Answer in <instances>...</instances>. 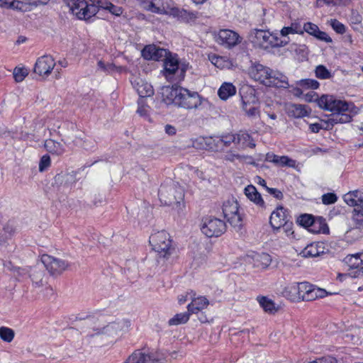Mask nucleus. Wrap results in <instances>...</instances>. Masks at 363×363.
Instances as JSON below:
<instances>
[{"mask_svg":"<svg viewBox=\"0 0 363 363\" xmlns=\"http://www.w3.org/2000/svg\"><path fill=\"white\" fill-rule=\"evenodd\" d=\"M314 96L315 92L311 91L306 94V100L309 102L317 101L320 108L332 112L328 119L331 126L337 123H349L357 113L352 103L337 99L333 95H323L319 99H313Z\"/></svg>","mask_w":363,"mask_h":363,"instance_id":"1","label":"nucleus"},{"mask_svg":"<svg viewBox=\"0 0 363 363\" xmlns=\"http://www.w3.org/2000/svg\"><path fill=\"white\" fill-rule=\"evenodd\" d=\"M179 94L176 106L187 110L211 107L208 99L200 96L196 91L182 87Z\"/></svg>","mask_w":363,"mask_h":363,"instance_id":"2","label":"nucleus"},{"mask_svg":"<svg viewBox=\"0 0 363 363\" xmlns=\"http://www.w3.org/2000/svg\"><path fill=\"white\" fill-rule=\"evenodd\" d=\"M184 190L173 182L161 185L159 189L160 200L164 205H179L183 201Z\"/></svg>","mask_w":363,"mask_h":363,"instance_id":"3","label":"nucleus"},{"mask_svg":"<svg viewBox=\"0 0 363 363\" xmlns=\"http://www.w3.org/2000/svg\"><path fill=\"white\" fill-rule=\"evenodd\" d=\"M67 4L72 14L80 20L87 21L98 12V6L86 0H67Z\"/></svg>","mask_w":363,"mask_h":363,"instance_id":"4","label":"nucleus"},{"mask_svg":"<svg viewBox=\"0 0 363 363\" xmlns=\"http://www.w3.org/2000/svg\"><path fill=\"white\" fill-rule=\"evenodd\" d=\"M150 243L152 249L164 257H168L172 251V240L167 232L165 230L158 231L152 234L150 237Z\"/></svg>","mask_w":363,"mask_h":363,"instance_id":"5","label":"nucleus"},{"mask_svg":"<svg viewBox=\"0 0 363 363\" xmlns=\"http://www.w3.org/2000/svg\"><path fill=\"white\" fill-rule=\"evenodd\" d=\"M201 232L208 238L218 237L226 230V225L220 219L206 217L202 220Z\"/></svg>","mask_w":363,"mask_h":363,"instance_id":"6","label":"nucleus"},{"mask_svg":"<svg viewBox=\"0 0 363 363\" xmlns=\"http://www.w3.org/2000/svg\"><path fill=\"white\" fill-rule=\"evenodd\" d=\"M222 210L224 218L232 226L240 228L242 225V217L236 200L231 199L224 201Z\"/></svg>","mask_w":363,"mask_h":363,"instance_id":"7","label":"nucleus"},{"mask_svg":"<svg viewBox=\"0 0 363 363\" xmlns=\"http://www.w3.org/2000/svg\"><path fill=\"white\" fill-rule=\"evenodd\" d=\"M121 329L119 323H111L101 328L96 329L91 336L96 337L104 344H110L115 342Z\"/></svg>","mask_w":363,"mask_h":363,"instance_id":"8","label":"nucleus"},{"mask_svg":"<svg viewBox=\"0 0 363 363\" xmlns=\"http://www.w3.org/2000/svg\"><path fill=\"white\" fill-rule=\"evenodd\" d=\"M124 363H166L162 354L158 352H147L141 350L134 351Z\"/></svg>","mask_w":363,"mask_h":363,"instance_id":"9","label":"nucleus"},{"mask_svg":"<svg viewBox=\"0 0 363 363\" xmlns=\"http://www.w3.org/2000/svg\"><path fill=\"white\" fill-rule=\"evenodd\" d=\"M164 60L165 77L169 80L182 81L184 78L186 69L179 67L177 60L167 56Z\"/></svg>","mask_w":363,"mask_h":363,"instance_id":"10","label":"nucleus"},{"mask_svg":"<svg viewBox=\"0 0 363 363\" xmlns=\"http://www.w3.org/2000/svg\"><path fill=\"white\" fill-rule=\"evenodd\" d=\"M140 6L145 11L153 13L166 15L172 0H137Z\"/></svg>","mask_w":363,"mask_h":363,"instance_id":"11","label":"nucleus"},{"mask_svg":"<svg viewBox=\"0 0 363 363\" xmlns=\"http://www.w3.org/2000/svg\"><path fill=\"white\" fill-rule=\"evenodd\" d=\"M313 286L308 282L294 283L286 288L284 293L293 301H305Z\"/></svg>","mask_w":363,"mask_h":363,"instance_id":"12","label":"nucleus"},{"mask_svg":"<svg viewBox=\"0 0 363 363\" xmlns=\"http://www.w3.org/2000/svg\"><path fill=\"white\" fill-rule=\"evenodd\" d=\"M41 262L52 275L60 274L68 267V264L65 261L48 255H42Z\"/></svg>","mask_w":363,"mask_h":363,"instance_id":"13","label":"nucleus"},{"mask_svg":"<svg viewBox=\"0 0 363 363\" xmlns=\"http://www.w3.org/2000/svg\"><path fill=\"white\" fill-rule=\"evenodd\" d=\"M345 202L354 207L355 215L363 216V192L358 190L351 191L343 196Z\"/></svg>","mask_w":363,"mask_h":363,"instance_id":"14","label":"nucleus"},{"mask_svg":"<svg viewBox=\"0 0 363 363\" xmlns=\"http://www.w3.org/2000/svg\"><path fill=\"white\" fill-rule=\"evenodd\" d=\"M55 66V60L50 55L39 57L34 67V72L42 77L48 76Z\"/></svg>","mask_w":363,"mask_h":363,"instance_id":"15","label":"nucleus"},{"mask_svg":"<svg viewBox=\"0 0 363 363\" xmlns=\"http://www.w3.org/2000/svg\"><path fill=\"white\" fill-rule=\"evenodd\" d=\"M72 128L73 129V131L74 132V134L65 136V139L63 140L65 141V144L70 145L71 143H73L74 145L82 146L83 148L86 150L94 147V141L83 138V134L82 133H80L73 126Z\"/></svg>","mask_w":363,"mask_h":363,"instance_id":"16","label":"nucleus"},{"mask_svg":"<svg viewBox=\"0 0 363 363\" xmlns=\"http://www.w3.org/2000/svg\"><path fill=\"white\" fill-rule=\"evenodd\" d=\"M217 42L227 48H232L240 41V35L233 30L223 29L219 30L217 35Z\"/></svg>","mask_w":363,"mask_h":363,"instance_id":"17","label":"nucleus"},{"mask_svg":"<svg viewBox=\"0 0 363 363\" xmlns=\"http://www.w3.org/2000/svg\"><path fill=\"white\" fill-rule=\"evenodd\" d=\"M272 74V69L260 64L255 65L250 70L252 78L266 86L269 84V77Z\"/></svg>","mask_w":363,"mask_h":363,"instance_id":"18","label":"nucleus"},{"mask_svg":"<svg viewBox=\"0 0 363 363\" xmlns=\"http://www.w3.org/2000/svg\"><path fill=\"white\" fill-rule=\"evenodd\" d=\"M286 210L283 207H279L274 211L269 218V223L273 228V233L278 234L281 233V226L287 222Z\"/></svg>","mask_w":363,"mask_h":363,"instance_id":"19","label":"nucleus"},{"mask_svg":"<svg viewBox=\"0 0 363 363\" xmlns=\"http://www.w3.org/2000/svg\"><path fill=\"white\" fill-rule=\"evenodd\" d=\"M167 53L165 49L160 48L154 45H150L144 48L142 51V56L146 60L160 61L164 60Z\"/></svg>","mask_w":363,"mask_h":363,"instance_id":"20","label":"nucleus"},{"mask_svg":"<svg viewBox=\"0 0 363 363\" xmlns=\"http://www.w3.org/2000/svg\"><path fill=\"white\" fill-rule=\"evenodd\" d=\"M181 88L182 86L176 85L162 87L160 94L162 101L167 105L174 104L176 106Z\"/></svg>","mask_w":363,"mask_h":363,"instance_id":"21","label":"nucleus"},{"mask_svg":"<svg viewBox=\"0 0 363 363\" xmlns=\"http://www.w3.org/2000/svg\"><path fill=\"white\" fill-rule=\"evenodd\" d=\"M191 294H192V296H191L189 298L191 300V301L187 306L189 313H197L207 308L209 302L205 296H201L196 297V293L194 291H191Z\"/></svg>","mask_w":363,"mask_h":363,"instance_id":"22","label":"nucleus"},{"mask_svg":"<svg viewBox=\"0 0 363 363\" xmlns=\"http://www.w3.org/2000/svg\"><path fill=\"white\" fill-rule=\"evenodd\" d=\"M132 84L141 98L149 97L154 94L152 86L140 78L135 79Z\"/></svg>","mask_w":363,"mask_h":363,"instance_id":"23","label":"nucleus"},{"mask_svg":"<svg viewBox=\"0 0 363 363\" xmlns=\"http://www.w3.org/2000/svg\"><path fill=\"white\" fill-rule=\"evenodd\" d=\"M77 180V173L75 172L67 174H57L54 178L55 184L66 188L72 187Z\"/></svg>","mask_w":363,"mask_h":363,"instance_id":"24","label":"nucleus"},{"mask_svg":"<svg viewBox=\"0 0 363 363\" xmlns=\"http://www.w3.org/2000/svg\"><path fill=\"white\" fill-rule=\"evenodd\" d=\"M236 145L241 149L255 148L256 146L252 136L248 133L242 130L236 133Z\"/></svg>","mask_w":363,"mask_h":363,"instance_id":"25","label":"nucleus"},{"mask_svg":"<svg viewBox=\"0 0 363 363\" xmlns=\"http://www.w3.org/2000/svg\"><path fill=\"white\" fill-rule=\"evenodd\" d=\"M265 160L272 162L277 166L294 167L295 161L290 159L288 156H279L274 153L268 152L266 155Z\"/></svg>","mask_w":363,"mask_h":363,"instance_id":"26","label":"nucleus"},{"mask_svg":"<svg viewBox=\"0 0 363 363\" xmlns=\"http://www.w3.org/2000/svg\"><path fill=\"white\" fill-rule=\"evenodd\" d=\"M251 36H253L254 42L264 48H269V41L270 33L267 30L261 29H255L251 32Z\"/></svg>","mask_w":363,"mask_h":363,"instance_id":"27","label":"nucleus"},{"mask_svg":"<svg viewBox=\"0 0 363 363\" xmlns=\"http://www.w3.org/2000/svg\"><path fill=\"white\" fill-rule=\"evenodd\" d=\"M324 253V247L323 243L313 242L308 245L302 251V255L305 257H316Z\"/></svg>","mask_w":363,"mask_h":363,"instance_id":"28","label":"nucleus"},{"mask_svg":"<svg viewBox=\"0 0 363 363\" xmlns=\"http://www.w3.org/2000/svg\"><path fill=\"white\" fill-rule=\"evenodd\" d=\"M308 230L315 234H328L330 231L325 219L323 217H315Z\"/></svg>","mask_w":363,"mask_h":363,"instance_id":"29","label":"nucleus"},{"mask_svg":"<svg viewBox=\"0 0 363 363\" xmlns=\"http://www.w3.org/2000/svg\"><path fill=\"white\" fill-rule=\"evenodd\" d=\"M267 86L287 87L289 86L287 77L283 74L274 71L269 79Z\"/></svg>","mask_w":363,"mask_h":363,"instance_id":"30","label":"nucleus"},{"mask_svg":"<svg viewBox=\"0 0 363 363\" xmlns=\"http://www.w3.org/2000/svg\"><path fill=\"white\" fill-rule=\"evenodd\" d=\"M45 148L48 152L52 155H62L65 152L64 145L52 139H48L45 141Z\"/></svg>","mask_w":363,"mask_h":363,"instance_id":"31","label":"nucleus"},{"mask_svg":"<svg viewBox=\"0 0 363 363\" xmlns=\"http://www.w3.org/2000/svg\"><path fill=\"white\" fill-rule=\"evenodd\" d=\"M244 192L247 199L254 202L256 205L259 206H264V202L260 194L257 191V189L253 185L247 186L245 188Z\"/></svg>","mask_w":363,"mask_h":363,"instance_id":"32","label":"nucleus"},{"mask_svg":"<svg viewBox=\"0 0 363 363\" xmlns=\"http://www.w3.org/2000/svg\"><path fill=\"white\" fill-rule=\"evenodd\" d=\"M0 8L25 11L28 9V4L19 0H0Z\"/></svg>","mask_w":363,"mask_h":363,"instance_id":"33","label":"nucleus"},{"mask_svg":"<svg viewBox=\"0 0 363 363\" xmlns=\"http://www.w3.org/2000/svg\"><path fill=\"white\" fill-rule=\"evenodd\" d=\"M254 265L257 268L266 269L272 263L271 256L265 252L256 254L253 257Z\"/></svg>","mask_w":363,"mask_h":363,"instance_id":"34","label":"nucleus"},{"mask_svg":"<svg viewBox=\"0 0 363 363\" xmlns=\"http://www.w3.org/2000/svg\"><path fill=\"white\" fill-rule=\"evenodd\" d=\"M236 93L235 86L230 82H224L222 84L218 91V95L222 100H227L230 96H233Z\"/></svg>","mask_w":363,"mask_h":363,"instance_id":"35","label":"nucleus"},{"mask_svg":"<svg viewBox=\"0 0 363 363\" xmlns=\"http://www.w3.org/2000/svg\"><path fill=\"white\" fill-rule=\"evenodd\" d=\"M287 112L290 116L294 118H303L308 115L307 106L301 104H289L287 107Z\"/></svg>","mask_w":363,"mask_h":363,"instance_id":"36","label":"nucleus"},{"mask_svg":"<svg viewBox=\"0 0 363 363\" xmlns=\"http://www.w3.org/2000/svg\"><path fill=\"white\" fill-rule=\"evenodd\" d=\"M257 300L263 310L269 314H274L278 311L274 302L267 296H257Z\"/></svg>","mask_w":363,"mask_h":363,"instance_id":"37","label":"nucleus"},{"mask_svg":"<svg viewBox=\"0 0 363 363\" xmlns=\"http://www.w3.org/2000/svg\"><path fill=\"white\" fill-rule=\"evenodd\" d=\"M43 271L39 264L29 268V277L34 284L39 286L43 284Z\"/></svg>","mask_w":363,"mask_h":363,"instance_id":"38","label":"nucleus"},{"mask_svg":"<svg viewBox=\"0 0 363 363\" xmlns=\"http://www.w3.org/2000/svg\"><path fill=\"white\" fill-rule=\"evenodd\" d=\"M242 108L249 118H255L259 116L258 108L254 104L246 102L243 99H242Z\"/></svg>","mask_w":363,"mask_h":363,"instance_id":"39","label":"nucleus"},{"mask_svg":"<svg viewBox=\"0 0 363 363\" xmlns=\"http://www.w3.org/2000/svg\"><path fill=\"white\" fill-rule=\"evenodd\" d=\"M211 62L220 69L230 68L232 62L225 57L213 55L210 57Z\"/></svg>","mask_w":363,"mask_h":363,"instance_id":"40","label":"nucleus"},{"mask_svg":"<svg viewBox=\"0 0 363 363\" xmlns=\"http://www.w3.org/2000/svg\"><path fill=\"white\" fill-rule=\"evenodd\" d=\"M98 9L99 8H101L105 10L109 11L112 14L116 16H120L122 12V8L120 6H117L113 5L112 3L108 1H98Z\"/></svg>","mask_w":363,"mask_h":363,"instance_id":"41","label":"nucleus"},{"mask_svg":"<svg viewBox=\"0 0 363 363\" xmlns=\"http://www.w3.org/2000/svg\"><path fill=\"white\" fill-rule=\"evenodd\" d=\"M327 294L325 289L313 286L310 293L307 294V296H305V301H311L316 298H323Z\"/></svg>","mask_w":363,"mask_h":363,"instance_id":"42","label":"nucleus"},{"mask_svg":"<svg viewBox=\"0 0 363 363\" xmlns=\"http://www.w3.org/2000/svg\"><path fill=\"white\" fill-rule=\"evenodd\" d=\"M191 314L189 311L185 313L176 314L173 318H170L168 321L169 325H178L184 324L189 320V315Z\"/></svg>","mask_w":363,"mask_h":363,"instance_id":"43","label":"nucleus"},{"mask_svg":"<svg viewBox=\"0 0 363 363\" xmlns=\"http://www.w3.org/2000/svg\"><path fill=\"white\" fill-rule=\"evenodd\" d=\"M294 223L288 220L281 226V233L279 234H284L288 241H292L294 239V231L293 230ZM279 235V233L277 234Z\"/></svg>","mask_w":363,"mask_h":363,"instance_id":"44","label":"nucleus"},{"mask_svg":"<svg viewBox=\"0 0 363 363\" xmlns=\"http://www.w3.org/2000/svg\"><path fill=\"white\" fill-rule=\"evenodd\" d=\"M225 160L230 162H234L235 160H238L239 161H246L249 164H255V162H253L252 157L249 155H241L239 154L233 153V152H228L225 155Z\"/></svg>","mask_w":363,"mask_h":363,"instance_id":"45","label":"nucleus"},{"mask_svg":"<svg viewBox=\"0 0 363 363\" xmlns=\"http://www.w3.org/2000/svg\"><path fill=\"white\" fill-rule=\"evenodd\" d=\"M282 36H286L290 33H303V30L301 28V26L299 23L294 22L291 24L290 26L284 27L281 31Z\"/></svg>","mask_w":363,"mask_h":363,"instance_id":"46","label":"nucleus"},{"mask_svg":"<svg viewBox=\"0 0 363 363\" xmlns=\"http://www.w3.org/2000/svg\"><path fill=\"white\" fill-rule=\"evenodd\" d=\"M15 337V332L13 329L1 326L0 327V339L6 342H11Z\"/></svg>","mask_w":363,"mask_h":363,"instance_id":"47","label":"nucleus"},{"mask_svg":"<svg viewBox=\"0 0 363 363\" xmlns=\"http://www.w3.org/2000/svg\"><path fill=\"white\" fill-rule=\"evenodd\" d=\"M345 262L347 264L350 269H355L356 268L363 267L362 261L359 260V256L357 254L347 255L345 258Z\"/></svg>","mask_w":363,"mask_h":363,"instance_id":"48","label":"nucleus"},{"mask_svg":"<svg viewBox=\"0 0 363 363\" xmlns=\"http://www.w3.org/2000/svg\"><path fill=\"white\" fill-rule=\"evenodd\" d=\"M199 18V13L183 9L180 22L193 23Z\"/></svg>","mask_w":363,"mask_h":363,"instance_id":"49","label":"nucleus"},{"mask_svg":"<svg viewBox=\"0 0 363 363\" xmlns=\"http://www.w3.org/2000/svg\"><path fill=\"white\" fill-rule=\"evenodd\" d=\"M217 141L222 143L225 147L230 146L232 143L236 145V133H227L217 138Z\"/></svg>","mask_w":363,"mask_h":363,"instance_id":"50","label":"nucleus"},{"mask_svg":"<svg viewBox=\"0 0 363 363\" xmlns=\"http://www.w3.org/2000/svg\"><path fill=\"white\" fill-rule=\"evenodd\" d=\"M315 217L311 214H302L297 218V223L309 230Z\"/></svg>","mask_w":363,"mask_h":363,"instance_id":"51","label":"nucleus"},{"mask_svg":"<svg viewBox=\"0 0 363 363\" xmlns=\"http://www.w3.org/2000/svg\"><path fill=\"white\" fill-rule=\"evenodd\" d=\"M350 2V0H316L315 6L316 7H321L323 4L326 5H347Z\"/></svg>","mask_w":363,"mask_h":363,"instance_id":"52","label":"nucleus"},{"mask_svg":"<svg viewBox=\"0 0 363 363\" xmlns=\"http://www.w3.org/2000/svg\"><path fill=\"white\" fill-rule=\"evenodd\" d=\"M13 74L16 82H21L28 76V72L25 67H16Z\"/></svg>","mask_w":363,"mask_h":363,"instance_id":"53","label":"nucleus"},{"mask_svg":"<svg viewBox=\"0 0 363 363\" xmlns=\"http://www.w3.org/2000/svg\"><path fill=\"white\" fill-rule=\"evenodd\" d=\"M315 72V76L319 79H326L332 77V75L329 70L323 65L317 66Z\"/></svg>","mask_w":363,"mask_h":363,"instance_id":"54","label":"nucleus"},{"mask_svg":"<svg viewBox=\"0 0 363 363\" xmlns=\"http://www.w3.org/2000/svg\"><path fill=\"white\" fill-rule=\"evenodd\" d=\"M269 47H283L285 46L288 41L282 40L279 37H277L276 35L272 34L270 33L269 36Z\"/></svg>","mask_w":363,"mask_h":363,"instance_id":"55","label":"nucleus"},{"mask_svg":"<svg viewBox=\"0 0 363 363\" xmlns=\"http://www.w3.org/2000/svg\"><path fill=\"white\" fill-rule=\"evenodd\" d=\"M98 67L101 71L107 73H112L113 72L118 71V67L112 63L105 64L101 60L98 62Z\"/></svg>","mask_w":363,"mask_h":363,"instance_id":"56","label":"nucleus"},{"mask_svg":"<svg viewBox=\"0 0 363 363\" xmlns=\"http://www.w3.org/2000/svg\"><path fill=\"white\" fill-rule=\"evenodd\" d=\"M183 9H179L178 7L173 6L172 4H171L166 15L172 16L176 18L177 21H180Z\"/></svg>","mask_w":363,"mask_h":363,"instance_id":"57","label":"nucleus"},{"mask_svg":"<svg viewBox=\"0 0 363 363\" xmlns=\"http://www.w3.org/2000/svg\"><path fill=\"white\" fill-rule=\"evenodd\" d=\"M300 86L303 88L306 89H318L319 86V82L315 79H302L300 82Z\"/></svg>","mask_w":363,"mask_h":363,"instance_id":"58","label":"nucleus"},{"mask_svg":"<svg viewBox=\"0 0 363 363\" xmlns=\"http://www.w3.org/2000/svg\"><path fill=\"white\" fill-rule=\"evenodd\" d=\"M330 26H332L333 30L339 34H343L346 31V28L345 25L336 19L331 20Z\"/></svg>","mask_w":363,"mask_h":363,"instance_id":"59","label":"nucleus"},{"mask_svg":"<svg viewBox=\"0 0 363 363\" xmlns=\"http://www.w3.org/2000/svg\"><path fill=\"white\" fill-rule=\"evenodd\" d=\"M51 164L50 157L48 155H43L39 162V171L43 172L47 169Z\"/></svg>","mask_w":363,"mask_h":363,"instance_id":"60","label":"nucleus"},{"mask_svg":"<svg viewBox=\"0 0 363 363\" xmlns=\"http://www.w3.org/2000/svg\"><path fill=\"white\" fill-rule=\"evenodd\" d=\"M337 200V196L333 193L325 194L322 196V202L323 204L330 205L335 203Z\"/></svg>","mask_w":363,"mask_h":363,"instance_id":"61","label":"nucleus"},{"mask_svg":"<svg viewBox=\"0 0 363 363\" xmlns=\"http://www.w3.org/2000/svg\"><path fill=\"white\" fill-rule=\"evenodd\" d=\"M319 28L318 26L312 23H306L303 26V31L308 33V34L315 36L316 33H318Z\"/></svg>","mask_w":363,"mask_h":363,"instance_id":"62","label":"nucleus"},{"mask_svg":"<svg viewBox=\"0 0 363 363\" xmlns=\"http://www.w3.org/2000/svg\"><path fill=\"white\" fill-rule=\"evenodd\" d=\"M308 363H337L336 359L330 356L323 357L318 358L314 361L309 362Z\"/></svg>","mask_w":363,"mask_h":363,"instance_id":"63","label":"nucleus"},{"mask_svg":"<svg viewBox=\"0 0 363 363\" xmlns=\"http://www.w3.org/2000/svg\"><path fill=\"white\" fill-rule=\"evenodd\" d=\"M348 275L352 278H359L363 277V267L356 268L355 269H350Z\"/></svg>","mask_w":363,"mask_h":363,"instance_id":"64","label":"nucleus"}]
</instances>
